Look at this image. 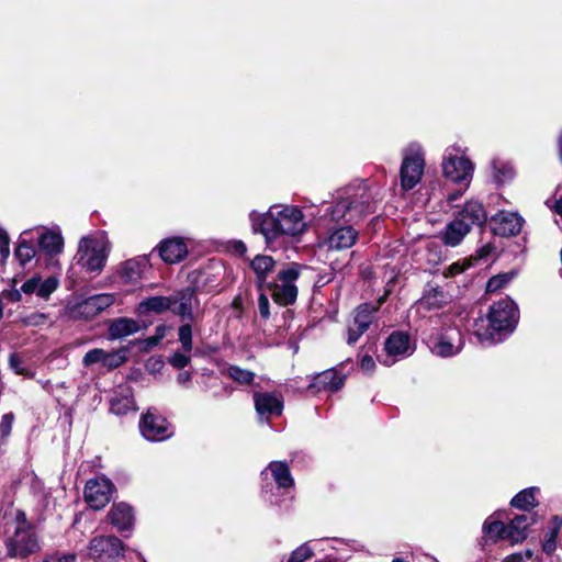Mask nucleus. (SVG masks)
Wrapping results in <instances>:
<instances>
[{
    "mask_svg": "<svg viewBox=\"0 0 562 562\" xmlns=\"http://www.w3.org/2000/svg\"><path fill=\"white\" fill-rule=\"evenodd\" d=\"M249 218L254 232L262 234L268 245L283 236L296 237L307 227L302 210L295 205H272L263 214L252 211Z\"/></svg>",
    "mask_w": 562,
    "mask_h": 562,
    "instance_id": "f257e3e1",
    "label": "nucleus"
},
{
    "mask_svg": "<svg viewBox=\"0 0 562 562\" xmlns=\"http://www.w3.org/2000/svg\"><path fill=\"white\" fill-rule=\"evenodd\" d=\"M375 194L364 183H359L340 191L336 203L327 212L333 221L358 222L375 211Z\"/></svg>",
    "mask_w": 562,
    "mask_h": 562,
    "instance_id": "f03ea898",
    "label": "nucleus"
},
{
    "mask_svg": "<svg viewBox=\"0 0 562 562\" xmlns=\"http://www.w3.org/2000/svg\"><path fill=\"white\" fill-rule=\"evenodd\" d=\"M7 554L13 559H25L41 550V543L25 514L15 509L4 540Z\"/></svg>",
    "mask_w": 562,
    "mask_h": 562,
    "instance_id": "7ed1b4c3",
    "label": "nucleus"
},
{
    "mask_svg": "<svg viewBox=\"0 0 562 562\" xmlns=\"http://www.w3.org/2000/svg\"><path fill=\"white\" fill-rule=\"evenodd\" d=\"M110 241L105 232H94L80 238L74 257L75 263L88 273L99 274L103 270L109 252Z\"/></svg>",
    "mask_w": 562,
    "mask_h": 562,
    "instance_id": "20e7f679",
    "label": "nucleus"
},
{
    "mask_svg": "<svg viewBox=\"0 0 562 562\" xmlns=\"http://www.w3.org/2000/svg\"><path fill=\"white\" fill-rule=\"evenodd\" d=\"M442 175L446 179L469 187L473 172L474 165L465 154V149L459 145L449 146L443 154L442 158Z\"/></svg>",
    "mask_w": 562,
    "mask_h": 562,
    "instance_id": "39448f33",
    "label": "nucleus"
},
{
    "mask_svg": "<svg viewBox=\"0 0 562 562\" xmlns=\"http://www.w3.org/2000/svg\"><path fill=\"white\" fill-rule=\"evenodd\" d=\"M301 274V267L297 263H290L282 268L273 282L267 283L263 289L271 292L272 299L279 305L293 304L297 297L295 281Z\"/></svg>",
    "mask_w": 562,
    "mask_h": 562,
    "instance_id": "423d86ee",
    "label": "nucleus"
},
{
    "mask_svg": "<svg viewBox=\"0 0 562 562\" xmlns=\"http://www.w3.org/2000/svg\"><path fill=\"white\" fill-rule=\"evenodd\" d=\"M519 321L518 307L509 297L494 302V344L510 335Z\"/></svg>",
    "mask_w": 562,
    "mask_h": 562,
    "instance_id": "0eeeda50",
    "label": "nucleus"
},
{
    "mask_svg": "<svg viewBox=\"0 0 562 562\" xmlns=\"http://www.w3.org/2000/svg\"><path fill=\"white\" fill-rule=\"evenodd\" d=\"M424 167L425 159L422 147L418 144H411L404 151L400 171L403 190H411L420 181Z\"/></svg>",
    "mask_w": 562,
    "mask_h": 562,
    "instance_id": "6e6552de",
    "label": "nucleus"
},
{
    "mask_svg": "<svg viewBox=\"0 0 562 562\" xmlns=\"http://www.w3.org/2000/svg\"><path fill=\"white\" fill-rule=\"evenodd\" d=\"M115 302L112 293H102L89 296L79 302L67 305V314L72 319H90L110 307Z\"/></svg>",
    "mask_w": 562,
    "mask_h": 562,
    "instance_id": "1a4fd4ad",
    "label": "nucleus"
},
{
    "mask_svg": "<svg viewBox=\"0 0 562 562\" xmlns=\"http://www.w3.org/2000/svg\"><path fill=\"white\" fill-rule=\"evenodd\" d=\"M535 521V517L528 514L518 515L508 524L494 521V540L508 541L512 546L521 543L527 538L528 527Z\"/></svg>",
    "mask_w": 562,
    "mask_h": 562,
    "instance_id": "9d476101",
    "label": "nucleus"
},
{
    "mask_svg": "<svg viewBox=\"0 0 562 562\" xmlns=\"http://www.w3.org/2000/svg\"><path fill=\"white\" fill-rule=\"evenodd\" d=\"M123 552V543L115 536H98L90 540L88 555L94 561H112Z\"/></svg>",
    "mask_w": 562,
    "mask_h": 562,
    "instance_id": "9b49d317",
    "label": "nucleus"
},
{
    "mask_svg": "<svg viewBox=\"0 0 562 562\" xmlns=\"http://www.w3.org/2000/svg\"><path fill=\"white\" fill-rule=\"evenodd\" d=\"M384 357L381 362L384 366H392L396 361L411 356L414 352V346L408 334L404 331H393L384 342Z\"/></svg>",
    "mask_w": 562,
    "mask_h": 562,
    "instance_id": "f8f14e48",
    "label": "nucleus"
},
{
    "mask_svg": "<svg viewBox=\"0 0 562 562\" xmlns=\"http://www.w3.org/2000/svg\"><path fill=\"white\" fill-rule=\"evenodd\" d=\"M113 483L105 476L90 479L85 486V501L93 509L103 508L112 498Z\"/></svg>",
    "mask_w": 562,
    "mask_h": 562,
    "instance_id": "ddd939ff",
    "label": "nucleus"
},
{
    "mask_svg": "<svg viewBox=\"0 0 562 562\" xmlns=\"http://www.w3.org/2000/svg\"><path fill=\"white\" fill-rule=\"evenodd\" d=\"M139 429L143 437L150 441H161L171 436L167 419L150 409L142 417Z\"/></svg>",
    "mask_w": 562,
    "mask_h": 562,
    "instance_id": "4468645a",
    "label": "nucleus"
},
{
    "mask_svg": "<svg viewBox=\"0 0 562 562\" xmlns=\"http://www.w3.org/2000/svg\"><path fill=\"white\" fill-rule=\"evenodd\" d=\"M59 280L55 276L43 278L40 274H34L22 283L21 291L25 295L35 294L46 301L57 290Z\"/></svg>",
    "mask_w": 562,
    "mask_h": 562,
    "instance_id": "2eb2a0df",
    "label": "nucleus"
},
{
    "mask_svg": "<svg viewBox=\"0 0 562 562\" xmlns=\"http://www.w3.org/2000/svg\"><path fill=\"white\" fill-rule=\"evenodd\" d=\"M125 351V348L112 352L95 348L85 355L82 364L85 367H90L92 364L100 363L103 368L112 370L119 368L126 361Z\"/></svg>",
    "mask_w": 562,
    "mask_h": 562,
    "instance_id": "dca6fc26",
    "label": "nucleus"
},
{
    "mask_svg": "<svg viewBox=\"0 0 562 562\" xmlns=\"http://www.w3.org/2000/svg\"><path fill=\"white\" fill-rule=\"evenodd\" d=\"M524 222V218L516 212L499 211L494 215V235L515 236L520 233Z\"/></svg>",
    "mask_w": 562,
    "mask_h": 562,
    "instance_id": "f3484780",
    "label": "nucleus"
},
{
    "mask_svg": "<svg viewBox=\"0 0 562 562\" xmlns=\"http://www.w3.org/2000/svg\"><path fill=\"white\" fill-rule=\"evenodd\" d=\"M261 479L263 482H268L272 480L276 482L279 488H290L294 484V480L291 475L290 469L285 462L282 461H272L269 465L261 472ZM269 483L266 484L265 487L268 486Z\"/></svg>",
    "mask_w": 562,
    "mask_h": 562,
    "instance_id": "a211bd4d",
    "label": "nucleus"
},
{
    "mask_svg": "<svg viewBox=\"0 0 562 562\" xmlns=\"http://www.w3.org/2000/svg\"><path fill=\"white\" fill-rule=\"evenodd\" d=\"M255 407L259 416L269 418L270 416H279L283 409L282 396L278 393H260L254 394Z\"/></svg>",
    "mask_w": 562,
    "mask_h": 562,
    "instance_id": "6ab92c4d",
    "label": "nucleus"
},
{
    "mask_svg": "<svg viewBox=\"0 0 562 562\" xmlns=\"http://www.w3.org/2000/svg\"><path fill=\"white\" fill-rule=\"evenodd\" d=\"M464 341L459 329H450L442 335L432 347L434 353L447 358L458 355L463 348Z\"/></svg>",
    "mask_w": 562,
    "mask_h": 562,
    "instance_id": "aec40b11",
    "label": "nucleus"
},
{
    "mask_svg": "<svg viewBox=\"0 0 562 562\" xmlns=\"http://www.w3.org/2000/svg\"><path fill=\"white\" fill-rule=\"evenodd\" d=\"M171 299L173 302L170 311L179 315L182 321L193 322L195 319L193 310L196 299L193 290L184 289L172 294Z\"/></svg>",
    "mask_w": 562,
    "mask_h": 562,
    "instance_id": "412c9836",
    "label": "nucleus"
},
{
    "mask_svg": "<svg viewBox=\"0 0 562 562\" xmlns=\"http://www.w3.org/2000/svg\"><path fill=\"white\" fill-rule=\"evenodd\" d=\"M469 232L470 224L465 223L462 217L457 216L446 225L445 229L440 233V238L445 245L456 247L461 244Z\"/></svg>",
    "mask_w": 562,
    "mask_h": 562,
    "instance_id": "4be33fe9",
    "label": "nucleus"
},
{
    "mask_svg": "<svg viewBox=\"0 0 562 562\" xmlns=\"http://www.w3.org/2000/svg\"><path fill=\"white\" fill-rule=\"evenodd\" d=\"M188 254V247L183 239L173 237L166 239L159 245V256L167 263L181 261Z\"/></svg>",
    "mask_w": 562,
    "mask_h": 562,
    "instance_id": "5701e85b",
    "label": "nucleus"
},
{
    "mask_svg": "<svg viewBox=\"0 0 562 562\" xmlns=\"http://www.w3.org/2000/svg\"><path fill=\"white\" fill-rule=\"evenodd\" d=\"M358 232L351 226H341L329 232L327 245L329 249L342 250L355 245Z\"/></svg>",
    "mask_w": 562,
    "mask_h": 562,
    "instance_id": "b1692460",
    "label": "nucleus"
},
{
    "mask_svg": "<svg viewBox=\"0 0 562 562\" xmlns=\"http://www.w3.org/2000/svg\"><path fill=\"white\" fill-rule=\"evenodd\" d=\"M111 524L120 531L130 530L134 524L133 508L126 503L114 504L109 512Z\"/></svg>",
    "mask_w": 562,
    "mask_h": 562,
    "instance_id": "393cba45",
    "label": "nucleus"
},
{
    "mask_svg": "<svg viewBox=\"0 0 562 562\" xmlns=\"http://www.w3.org/2000/svg\"><path fill=\"white\" fill-rule=\"evenodd\" d=\"M40 249L50 259L59 255L64 248V238L59 231L42 229L38 235Z\"/></svg>",
    "mask_w": 562,
    "mask_h": 562,
    "instance_id": "a878e982",
    "label": "nucleus"
},
{
    "mask_svg": "<svg viewBox=\"0 0 562 562\" xmlns=\"http://www.w3.org/2000/svg\"><path fill=\"white\" fill-rule=\"evenodd\" d=\"M172 299L170 296H149L142 300L137 307L136 313L139 316H146L149 314H162L172 308Z\"/></svg>",
    "mask_w": 562,
    "mask_h": 562,
    "instance_id": "bb28decb",
    "label": "nucleus"
},
{
    "mask_svg": "<svg viewBox=\"0 0 562 562\" xmlns=\"http://www.w3.org/2000/svg\"><path fill=\"white\" fill-rule=\"evenodd\" d=\"M111 412L115 415H125L136 409L132 390L127 385L119 386L111 398Z\"/></svg>",
    "mask_w": 562,
    "mask_h": 562,
    "instance_id": "cd10ccee",
    "label": "nucleus"
},
{
    "mask_svg": "<svg viewBox=\"0 0 562 562\" xmlns=\"http://www.w3.org/2000/svg\"><path fill=\"white\" fill-rule=\"evenodd\" d=\"M149 261L146 256L126 260L121 267V276L127 283H136L148 268Z\"/></svg>",
    "mask_w": 562,
    "mask_h": 562,
    "instance_id": "c85d7f7f",
    "label": "nucleus"
},
{
    "mask_svg": "<svg viewBox=\"0 0 562 562\" xmlns=\"http://www.w3.org/2000/svg\"><path fill=\"white\" fill-rule=\"evenodd\" d=\"M276 261L272 257L266 255H257L250 261V268L256 274L257 285L259 290H263L267 285V278L270 272L273 271Z\"/></svg>",
    "mask_w": 562,
    "mask_h": 562,
    "instance_id": "c756f323",
    "label": "nucleus"
},
{
    "mask_svg": "<svg viewBox=\"0 0 562 562\" xmlns=\"http://www.w3.org/2000/svg\"><path fill=\"white\" fill-rule=\"evenodd\" d=\"M344 384V378L340 376L335 370H326L318 373L310 387L316 391H338Z\"/></svg>",
    "mask_w": 562,
    "mask_h": 562,
    "instance_id": "7c9ffc66",
    "label": "nucleus"
},
{
    "mask_svg": "<svg viewBox=\"0 0 562 562\" xmlns=\"http://www.w3.org/2000/svg\"><path fill=\"white\" fill-rule=\"evenodd\" d=\"M457 216L462 217V220L465 221V223H469L471 227L472 225H483L487 218V213L481 202L471 200Z\"/></svg>",
    "mask_w": 562,
    "mask_h": 562,
    "instance_id": "2f4dec72",
    "label": "nucleus"
},
{
    "mask_svg": "<svg viewBox=\"0 0 562 562\" xmlns=\"http://www.w3.org/2000/svg\"><path fill=\"white\" fill-rule=\"evenodd\" d=\"M139 330V324L127 317L114 319L109 327V338L112 340L121 339L133 335Z\"/></svg>",
    "mask_w": 562,
    "mask_h": 562,
    "instance_id": "473e14b6",
    "label": "nucleus"
},
{
    "mask_svg": "<svg viewBox=\"0 0 562 562\" xmlns=\"http://www.w3.org/2000/svg\"><path fill=\"white\" fill-rule=\"evenodd\" d=\"M473 334L481 344L487 347L492 344V306L487 307L484 316L474 321Z\"/></svg>",
    "mask_w": 562,
    "mask_h": 562,
    "instance_id": "72a5a7b5",
    "label": "nucleus"
},
{
    "mask_svg": "<svg viewBox=\"0 0 562 562\" xmlns=\"http://www.w3.org/2000/svg\"><path fill=\"white\" fill-rule=\"evenodd\" d=\"M383 301L384 299H380L376 305L362 304L356 310L352 323L358 327L359 333H364L369 328L373 314L382 305Z\"/></svg>",
    "mask_w": 562,
    "mask_h": 562,
    "instance_id": "f704fd0d",
    "label": "nucleus"
},
{
    "mask_svg": "<svg viewBox=\"0 0 562 562\" xmlns=\"http://www.w3.org/2000/svg\"><path fill=\"white\" fill-rule=\"evenodd\" d=\"M445 302V294L438 289L430 288L425 291L424 295L419 299L417 305L418 310L430 311L441 307Z\"/></svg>",
    "mask_w": 562,
    "mask_h": 562,
    "instance_id": "c9c22d12",
    "label": "nucleus"
},
{
    "mask_svg": "<svg viewBox=\"0 0 562 562\" xmlns=\"http://www.w3.org/2000/svg\"><path fill=\"white\" fill-rule=\"evenodd\" d=\"M492 250L491 244H486L483 246L479 251L477 255L473 258V260H479L487 257ZM472 265V258L469 260H464L463 262H453L448 267V269L445 271V277H453L457 274L462 273L468 267Z\"/></svg>",
    "mask_w": 562,
    "mask_h": 562,
    "instance_id": "e433bc0d",
    "label": "nucleus"
},
{
    "mask_svg": "<svg viewBox=\"0 0 562 562\" xmlns=\"http://www.w3.org/2000/svg\"><path fill=\"white\" fill-rule=\"evenodd\" d=\"M515 175L510 162L501 159L494 160V183H507L515 178Z\"/></svg>",
    "mask_w": 562,
    "mask_h": 562,
    "instance_id": "4c0bfd02",
    "label": "nucleus"
},
{
    "mask_svg": "<svg viewBox=\"0 0 562 562\" xmlns=\"http://www.w3.org/2000/svg\"><path fill=\"white\" fill-rule=\"evenodd\" d=\"M536 487H529L519 492L510 502V504L519 509L528 510L536 506Z\"/></svg>",
    "mask_w": 562,
    "mask_h": 562,
    "instance_id": "58836bf2",
    "label": "nucleus"
},
{
    "mask_svg": "<svg viewBox=\"0 0 562 562\" xmlns=\"http://www.w3.org/2000/svg\"><path fill=\"white\" fill-rule=\"evenodd\" d=\"M551 524H552L551 530L546 535V538H544V541L542 544V550L548 554H551L557 548V537H558L559 530L562 526V519L559 518L558 516H555V517H553Z\"/></svg>",
    "mask_w": 562,
    "mask_h": 562,
    "instance_id": "ea45409f",
    "label": "nucleus"
},
{
    "mask_svg": "<svg viewBox=\"0 0 562 562\" xmlns=\"http://www.w3.org/2000/svg\"><path fill=\"white\" fill-rule=\"evenodd\" d=\"M227 375L239 384H250L255 379L254 372L237 366L228 367Z\"/></svg>",
    "mask_w": 562,
    "mask_h": 562,
    "instance_id": "a19ab883",
    "label": "nucleus"
},
{
    "mask_svg": "<svg viewBox=\"0 0 562 562\" xmlns=\"http://www.w3.org/2000/svg\"><path fill=\"white\" fill-rule=\"evenodd\" d=\"M35 247L26 240H21L15 249V257L21 265H26L30 262L35 257Z\"/></svg>",
    "mask_w": 562,
    "mask_h": 562,
    "instance_id": "79ce46f5",
    "label": "nucleus"
},
{
    "mask_svg": "<svg viewBox=\"0 0 562 562\" xmlns=\"http://www.w3.org/2000/svg\"><path fill=\"white\" fill-rule=\"evenodd\" d=\"M179 341L186 353H189L193 348L192 342V326L190 323H186L179 327L178 331Z\"/></svg>",
    "mask_w": 562,
    "mask_h": 562,
    "instance_id": "37998d69",
    "label": "nucleus"
},
{
    "mask_svg": "<svg viewBox=\"0 0 562 562\" xmlns=\"http://www.w3.org/2000/svg\"><path fill=\"white\" fill-rule=\"evenodd\" d=\"M312 554V549L307 544H302L291 553L288 562H305Z\"/></svg>",
    "mask_w": 562,
    "mask_h": 562,
    "instance_id": "c03bdc74",
    "label": "nucleus"
},
{
    "mask_svg": "<svg viewBox=\"0 0 562 562\" xmlns=\"http://www.w3.org/2000/svg\"><path fill=\"white\" fill-rule=\"evenodd\" d=\"M492 532V517H487L483 524V537L480 540L482 550L486 553L490 552V533Z\"/></svg>",
    "mask_w": 562,
    "mask_h": 562,
    "instance_id": "a18cd8bd",
    "label": "nucleus"
},
{
    "mask_svg": "<svg viewBox=\"0 0 562 562\" xmlns=\"http://www.w3.org/2000/svg\"><path fill=\"white\" fill-rule=\"evenodd\" d=\"M515 277H516V272L514 270L508 271V272H504V273H498L497 276H494V291L496 289L504 288Z\"/></svg>",
    "mask_w": 562,
    "mask_h": 562,
    "instance_id": "49530a36",
    "label": "nucleus"
},
{
    "mask_svg": "<svg viewBox=\"0 0 562 562\" xmlns=\"http://www.w3.org/2000/svg\"><path fill=\"white\" fill-rule=\"evenodd\" d=\"M169 363L176 369H183L190 363V357L186 353L175 352L169 358Z\"/></svg>",
    "mask_w": 562,
    "mask_h": 562,
    "instance_id": "de8ad7c7",
    "label": "nucleus"
},
{
    "mask_svg": "<svg viewBox=\"0 0 562 562\" xmlns=\"http://www.w3.org/2000/svg\"><path fill=\"white\" fill-rule=\"evenodd\" d=\"M269 306L270 304L267 295L263 292H261L258 297V310L260 316L265 319H268L270 317Z\"/></svg>",
    "mask_w": 562,
    "mask_h": 562,
    "instance_id": "09e8293b",
    "label": "nucleus"
},
{
    "mask_svg": "<svg viewBox=\"0 0 562 562\" xmlns=\"http://www.w3.org/2000/svg\"><path fill=\"white\" fill-rule=\"evenodd\" d=\"M22 294H24V293H23V291H21V288H20V289L3 291L1 293V296L4 300V302L16 303V302L22 301Z\"/></svg>",
    "mask_w": 562,
    "mask_h": 562,
    "instance_id": "8fccbe9b",
    "label": "nucleus"
},
{
    "mask_svg": "<svg viewBox=\"0 0 562 562\" xmlns=\"http://www.w3.org/2000/svg\"><path fill=\"white\" fill-rule=\"evenodd\" d=\"M10 254L9 237L7 233L0 228V257L7 259Z\"/></svg>",
    "mask_w": 562,
    "mask_h": 562,
    "instance_id": "3c124183",
    "label": "nucleus"
},
{
    "mask_svg": "<svg viewBox=\"0 0 562 562\" xmlns=\"http://www.w3.org/2000/svg\"><path fill=\"white\" fill-rule=\"evenodd\" d=\"M43 562H76V555L67 554H53L47 557Z\"/></svg>",
    "mask_w": 562,
    "mask_h": 562,
    "instance_id": "603ef678",
    "label": "nucleus"
},
{
    "mask_svg": "<svg viewBox=\"0 0 562 562\" xmlns=\"http://www.w3.org/2000/svg\"><path fill=\"white\" fill-rule=\"evenodd\" d=\"M10 367L19 374H23L25 372L23 368L22 360L18 355H11L9 359Z\"/></svg>",
    "mask_w": 562,
    "mask_h": 562,
    "instance_id": "864d4df0",
    "label": "nucleus"
},
{
    "mask_svg": "<svg viewBox=\"0 0 562 562\" xmlns=\"http://www.w3.org/2000/svg\"><path fill=\"white\" fill-rule=\"evenodd\" d=\"M12 423H13V414L9 413V414L3 415L1 424H0V428H1V431L3 435H8L10 432Z\"/></svg>",
    "mask_w": 562,
    "mask_h": 562,
    "instance_id": "5fc2aeb1",
    "label": "nucleus"
},
{
    "mask_svg": "<svg viewBox=\"0 0 562 562\" xmlns=\"http://www.w3.org/2000/svg\"><path fill=\"white\" fill-rule=\"evenodd\" d=\"M360 368L362 371L369 373L375 368V362L371 356H363L360 361Z\"/></svg>",
    "mask_w": 562,
    "mask_h": 562,
    "instance_id": "6e6d98bb",
    "label": "nucleus"
},
{
    "mask_svg": "<svg viewBox=\"0 0 562 562\" xmlns=\"http://www.w3.org/2000/svg\"><path fill=\"white\" fill-rule=\"evenodd\" d=\"M363 333H359L358 331V327L351 323L348 327V338H347V342L349 345H352L355 342H357V340L360 338V336L362 335Z\"/></svg>",
    "mask_w": 562,
    "mask_h": 562,
    "instance_id": "4d7b16f0",
    "label": "nucleus"
},
{
    "mask_svg": "<svg viewBox=\"0 0 562 562\" xmlns=\"http://www.w3.org/2000/svg\"><path fill=\"white\" fill-rule=\"evenodd\" d=\"M231 249L233 250V252L239 256H244L247 251V247L241 240H234L231 244Z\"/></svg>",
    "mask_w": 562,
    "mask_h": 562,
    "instance_id": "13d9d810",
    "label": "nucleus"
},
{
    "mask_svg": "<svg viewBox=\"0 0 562 562\" xmlns=\"http://www.w3.org/2000/svg\"><path fill=\"white\" fill-rule=\"evenodd\" d=\"M177 380L180 384L187 385L191 381V374L190 372H180L177 376Z\"/></svg>",
    "mask_w": 562,
    "mask_h": 562,
    "instance_id": "bf43d9fd",
    "label": "nucleus"
},
{
    "mask_svg": "<svg viewBox=\"0 0 562 562\" xmlns=\"http://www.w3.org/2000/svg\"><path fill=\"white\" fill-rule=\"evenodd\" d=\"M503 562H524V555L521 553H514L505 558Z\"/></svg>",
    "mask_w": 562,
    "mask_h": 562,
    "instance_id": "052dcab7",
    "label": "nucleus"
},
{
    "mask_svg": "<svg viewBox=\"0 0 562 562\" xmlns=\"http://www.w3.org/2000/svg\"><path fill=\"white\" fill-rule=\"evenodd\" d=\"M463 194V191H456L453 193H450L447 198L448 202L449 203H453L454 201H457L458 199H460V196Z\"/></svg>",
    "mask_w": 562,
    "mask_h": 562,
    "instance_id": "680f3d73",
    "label": "nucleus"
},
{
    "mask_svg": "<svg viewBox=\"0 0 562 562\" xmlns=\"http://www.w3.org/2000/svg\"><path fill=\"white\" fill-rule=\"evenodd\" d=\"M162 338V335H156L154 337H149L146 342H147V346L151 347V346H155L159 342V340Z\"/></svg>",
    "mask_w": 562,
    "mask_h": 562,
    "instance_id": "e2e57ef3",
    "label": "nucleus"
},
{
    "mask_svg": "<svg viewBox=\"0 0 562 562\" xmlns=\"http://www.w3.org/2000/svg\"><path fill=\"white\" fill-rule=\"evenodd\" d=\"M32 319L33 321H31L30 323L37 325L40 323H43L46 319V316L43 314H37V315L32 316Z\"/></svg>",
    "mask_w": 562,
    "mask_h": 562,
    "instance_id": "0e129e2a",
    "label": "nucleus"
},
{
    "mask_svg": "<svg viewBox=\"0 0 562 562\" xmlns=\"http://www.w3.org/2000/svg\"><path fill=\"white\" fill-rule=\"evenodd\" d=\"M554 211L562 216V198L555 201Z\"/></svg>",
    "mask_w": 562,
    "mask_h": 562,
    "instance_id": "69168bd1",
    "label": "nucleus"
},
{
    "mask_svg": "<svg viewBox=\"0 0 562 562\" xmlns=\"http://www.w3.org/2000/svg\"><path fill=\"white\" fill-rule=\"evenodd\" d=\"M3 308H4V300L0 295V319L2 318V315H3Z\"/></svg>",
    "mask_w": 562,
    "mask_h": 562,
    "instance_id": "338daca9",
    "label": "nucleus"
},
{
    "mask_svg": "<svg viewBox=\"0 0 562 562\" xmlns=\"http://www.w3.org/2000/svg\"><path fill=\"white\" fill-rule=\"evenodd\" d=\"M164 333H165V328L162 326L157 327V335L164 336Z\"/></svg>",
    "mask_w": 562,
    "mask_h": 562,
    "instance_id": "774afa93",
    "label": "nucleus"
}]
</instances>
